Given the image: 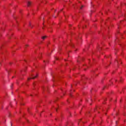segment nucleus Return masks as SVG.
I'll use <instances>...</instances> for the list:
<instances>
[{
  "instance_id": "f257e3e1",
  "label": "nucleus",
  "mask_w": 126,
  "mask_h": 126,
  "mask_svg": "<svg viewBox=\"0 0 126 126\" xmlns=\"http://www.w3.org/2000/svg\"><path fill=\"white\" fill-rule=\"evenodd\" d=\"M38 77V74H37L35 76L32 77V78H28V80L29 81L31 79H35V78H37V77Z\"/></svg>"
},
{
  "instance_id": "f03ea898",
  "label": "nucleus",
  "mask_w": 126,
  "mask_h": 126,
  "mask_svg": "<svg viewBox=\"0 0 126 126\" xmlns=\"http://www.w3.org/2000/svg\"><path fill=\"white\" fill-rule=\"evenodd\" d=\"M30 5H31V2H28V6H30Z\"/></svg>"
},
{
  "instance_id": "7ed1b4c3",
  "label": "nucleus",
  "mask_w": 126,
  "mask_h": 126,
  "mask_svg": "<svg viewBox=\"0 0 126 126\" xmlns=\"http://www.w3.org/2000/svg\"><path fill=\"white\" fill-rule=\"evenodd\" d=\"M46 38H47V36H42L41 37V39H42L43 40H45V39H46Z\"/></svg>"
},
{
  "instance_id": "20e7f679",
  "label": "nucleus",
  "mask_w": 126,
  "mask_h": 126,
  "mask_svg": "<svg viewBox=\"0 0 126 126\" xmlns=\"http://www.w3.org/2000/svg\"><path fill=\"white\" fill-rule=\"evenodd\" d=\"M83 6H84L82 5V6L81 7V9H82V7H83Z\"/></svg>"
},
{
  "instance_id": "39448f33",
  "label": "nucleus",
  "mask_w": 126,
  "mask_h": 126,
  "mask_svg": "<svg viewBox=\"0 0 126 126\" xmlns=\"http://www.w3.org/2000/svg\"><path fill=\"white\" fill-rule=\"evenodd\" d=\"M26 46V47H28V44H27Z\"/></svg>"
}]
</instances>
